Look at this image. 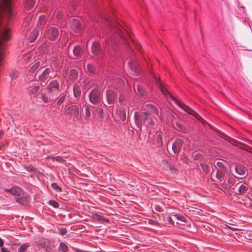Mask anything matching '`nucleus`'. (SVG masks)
Segmentation results:
<instances>
[{"label": "nucleus", "mask_w": 252, "mask_h": 252, "mask_svg": "<svg viewBox=\"0 0 252 252\" xmlns=\"http://www.w3.org/2000/svg\"><path fill=\"white\" fill-rule=\"evenodd\" d=\"M29 198H25V197H20L18 198L17 199V201L22 204L25 205L27 203L28 201Z\"/></svg>", "instance_id": "nucleus-32"}, {"label": "nucleus", "mask_w": 252, "mask_h": 252, "mask_svg": "<svg viewBox=\"0 0 252 252\" xmlns=\"http://www.w3.org/2000/svg\"><path fill=\"white\" fill-rule=\"evenodd\" d=\"M144 109L146 111V112L149 114L150 116L152 115L155 119L158 116V110L155 106L148 104L145 106Z\"/></svg>", "instance_id": "nucleus-10"}, {"label": "nucleus", "mask_w": 252, "mask_h": 252, "mask_svg": "<svg viewBox=\"0 0 252 252\" xmlns=\"http://www.w3.org/2000/svg\"><path fill=\"white\" fill-rule=\"evenodd\" d=\"M39 32V30L34 29L31 33L30 36V40L31 42H33L37 38Z\"/></svg>", "instance_id": "nucleus-22"}, {"label": "nucleus", "mask_w": 252, "mask_h": 252, "mask_svg": "<svg viewBox=\"0 0 252 252\" xmlns=\"http://www.w3.org/2000/svg\"><path fill=\"white\" fill-rule=\"evenodd\" d=\"M59 249L63 252H66L68 251V247L67 245L63 243H60Z\"/></svg>", "instance_id": "nucleus-33"}, {"label": "nucleus", "mask_w": 252, "mask_h": 252, "mask_svg": "<svg viewBox=\"0 0 252 252\" xmlns=\"http://www.w3.org/2000/svg\"><path fill=\"white\" fill-rule=\"evenodd\" d=\"M59 92V84L56 81L51 82L44 92H42L43 100L45 102L54 100L58 95Z\"/></svg>", "instance_id": "nucleus-2"}, {"label": "nucleus", "mask_w": 252, "mask_h": 252, "mask_svg": "<svg viewBox=\"0 0 252 252\" xmlns=\"http://www.w3.org/2000/svg\"><path fill=\"white\" fill-rule=\"evenodd\" d=\"M102 98V93L98 89L93 90L89 94V99L91 103L94 104L98 103Z\"/></svg>", "instance_id": "nucleus-7"}, {"label": "nucleus", "mask_w": 252, "mask_h": 252, "mask_svg": "<svg viewBox=\"0 0 252 252\" xmlns=\"http://www.w3.org/2000/svg\"><path fill=\"white\" fill-rule=\"evenodd\" d=\"M235 187L238 189L236 193L240 195L243 194L248 189V186L246 184H237Z\"/></svg>", "instance_id": "nucleus-16"}, {"label": "nucleus", "mask_w": 252, "mask_h": 252, "mask_svg": "<svg viewBox=\"0 0 252 252\" xmlns=\"http://www.w3.org/2000/svg\"><path fill=\"white\" fill-rule=\"evenodd\" d=\"M226 227L228 228H229V229H231V230H232L233 231H236V230H238V229H237L236 228H235V227H231V226H228V225H226Z\"/></svg>", "instance_id": "nucleus-48"}, {"label": "nucleus", "mask_w": 252, "mask_h": 252, "mask_svg": "<svg viewBox=\"0 0 252 252\" xmlns=\"http://www.w3.org/2000/svg\"><path fill=\"white\" fill-rule=\"evenodd\" d=\"M3 242L1 239L0 238V247H1L3 246Z\"/></svg>", "instance_id": "nucleus-53"}, {"label": "nucleus", "mask_w": 252, "mask_h": 252, "mask_svg": "<svg viewBox=\"0 0 252 252\" xmlns=\"http://www.w3.org/2000/svg\"><path fill=\"white\" fill-rule=\"evenodd\" d=\"M183 143V140L181 139H177L176 140L172 146V149L174 154H177L180 152Z\"/></svg>", "instance_id": "nucleus-12"}, {"label": "nucleus", "mask_w": 252, "mask_h": 252, "mask_svg": "<svg viewBox=\"0 0 252 252\" xmlns=\"http://www.w3.org/2000/svg\"><path fill=\"white\" fill-rule=\"evenodd\" d=\"M118 116L120 119L122 121H125L126 119V114L125 109L124 108H120L117 112Z\"/></svg>", "instance_id": "nucleus-23"}, {"label": "nucleus", "mask_w": 252, "mask_h": 252, "mask_svg": "<svg viewBox=\"0 0 252 252\" xmlns=\"http://www.w3.org/2000/svg\"><path fill=\"white\" fill-rule=\"evenodd\" d=\"M29 20H27V23L25 24V26H27V24L29 23Z\"/></svg>", "instance_id": "nucleus-57"}, {"label": "nucleus", "mask_w": 252, "mask_h": 252, "mask_svg": "<svg viewBox=\"0 0 252 252\" xmlns=\"http://www.w3.org/2000/svg\"><path fill=\"white\" fill-rule=\"evenodd\" d=\"M78 108L76 106L72 105L68 107L66 113L68 115L77 116L78 114Z\"/></svg>", "instance_id": "nucleus-19"}, {"label": "nucleus", "mask_w": 252, "mask_h": 252, "mask_svg": "<svg viewBox=\"0 0 252 252\" xmlns=\"http://www.w3.org/2000/svg\"><path fill=\"white\" fill-rule=\"evenodd\" d=\"M60 231L63 235L66 234L67 232L66 229L65 228H61L60 229Z\"/></svg>", "instance_id": "nucleus-46"}, {"label": "nucleus", "mask_w": 252, "mask_h": 252, "mask_svg": "<svg viewBox=\"0 0 252 252\" xmlns=\"http://www.w3.org/2000/svg\"><path fill=\"white\" fill-rule=\"evenodd\" d=\"M70 28L76 33L80 32L83 29V26L78 19H72L70 21Z\"/></svg>", "instance_id": "nucleus-9"}, {"label": "nucleus", "mask_w": 252, "mask_h": 252, "mask_svg": "<svg viewBox=\"0 0 252 252\" xmlns=\"http://www.w3.org/2000/svg\"><path fill=\"white\" fill-rule=\"evenodd\" d=\"M173 217H174V218H176V219L177 220H180L182 221H185V218L183 217H180L179 216L177 215H173Z\"/></svg>", "instance_id": "nucleus-42"}, {"label": "nucleus", "mask_w": 252, "mask_h": 252, "mask_svg": "<svg viewBox=\"0 0 252 252\" xmlns=\"http://www.w3.org/2000/svg\"><path fill=\"white\" fill-rule=\"evenodd\" d=\"M74 55L77 57L82 53V51L80 46H75L73 50Z\"/></svg>", "instance_id": "nucleus-29"}, {"label": "nucleus", "mask_w": 252, "mask_h": 252, "mask_svg": "<svg viewBox=\"0 0 252 252\" xmlns=\"http://www.w3.org/2000/svg\"><path fill=\"white\" fill-rule=\"evenodd\" d=\"M92 51L94 55H99L101 52V48L99 44L97 42H94L92 47Z\"/></svg>", "instance_id": "nucleus-20"}, {"label": "nucleus", "mask_w": 252, "mask_h": 252, "mask_svg": "<svg viewBox=\"0 0 252 252\" xmlns=\"http://www.w3.org/2000/svg\"><path fill=\"white\" fill-rule=\"evenodd\" d=\"M3 134V131L1 130H0V138L2 136Z\"/></svg>", "instance_id": "nucleus-56"}, {"label": "nucleus", "mask_w": 252, "mask_h": 252, "mask_svg": "<svg viewBox=\"0 0 252 252\" xmlns=\"http://www.w3.org/2000/svg\"><path fill=\"white\" fill-rule=\"evenodd\" d=\"M19 72L17 71H12L10 73V76L12 79H15L19 76Z\"/></svg>", "instance_id": "nucleus-35"}, {"label": "nucleus", "mask_w": 252, "mask_h": 252, "mask_svg": "<svg viewBox=\"0 0 252 252\" xmlns=\"http://www.w3.org/2000/svg\"><path fill=\"white\" fill-rule=\"evenodd\" d=\"M157 142L158 143V146H159L162 145V139H161V137L160 134L157 133Z\"/></svg>", "instance_id": "nucleus-38"}, {"label": "nucleus", "mask_w": 252, "mask_h": 252, "mask_svg": "<svg viewBox=\"0 0 252 252\" xmlns=\"http://www.w3.org/2000/svg\"><path fill=\"white\" fill-rule=\"evenodd\" d=\"M50 203L51 205L53 206L55 208H58L59 207V204L57 202L52 200L50 201Z\"/></svg>", "instance_id": "nucleus-44"}, {"label": "nucleus", "mask_w": 252, "mask_h": 252, "mask_svg": "<svg viewBox=\"0 0 252 252\" xmlns=\"http://www.w3.org/2000/svg\"><path fill=\"white\" fill-rule=\"evenodd\" d=\"M63 100H64V97H61V98L59 99V100L58 101L57 103H58V104H61L63 102Z\"/></svg>", "instance_id": "nucleus-47"}, {"label": "nucleus", "mask_w": 252, "mask_h": 252, "mask_svg": "<svg viewBox=\"0 0 252 252\" xmlns=\"http://www.w3.org/2000/svg\"><path fill=\"white\" fill-rule=\"evenodd\" d=\"M134 89L137 94L143 96H146V92L139 85H137L136 86L134 85Z\"/></svg>", "instance_id": "nucleus-21"}, {"label": "nucleus", "mask_w": 252, "mask_h": 252, "mask_svg": "<svg viewBox=\"0 0 252 252\" xmlns=\"http://www.w3.org/2000/svg\"><path fill=\"white\" fill-rule=\"evenodd\" d=\"M40 90L39 85L35 86L30 89L29 92L32 95L36 94Z\"/></svg>", "instance_id": "nucleus-27"}, {"label": "nucleus", "mask_w": 252, "mask_h": 252, "mask_svg": "<svg viewBox=\"0 0 252 252\" xmlns=\"http://www.w3.org/2000/svg\"><path fill=\"white\" fill-rule=\"evenodd\" d=\"M2 252H10L9 251L7 250L5 248H2L1 249Z\"/></svg>", "instance_id": "nucleus-51"}, {"label": "nucleus", "mask_w": 252, "mask_h": 252, "mask_svg": "<svg viewBox=\"0 0 252 252\" xmlns=\"http://www.w3.org/2000/svg\"><path fill=\"white\" fill-rule=\"evenodd\" d=\"M94 67L93 65L90 64H87L86 67V70H87L88 72H89V73H92L94 71Z\"/></svg>", "instance_id": "nucleus-37"}, {"label": "nucleus", "mask_w": 252, "mask_h": 252, "mask_svg": "<svg viewBox=\"0 0 252 252\" xmlns=\"http://www.w3.org/2000/svg\"><path fill=\"white\" fill-rule=\"evenodd\" d=\"M221 186H222V188L226 190H228L231 187V186L230 185L227 186L225 184H222L221 185Z\"/></svg>", "instance_id": "nucleus-45"}, {"label": "nucleus", "mask_w": 252, "mask_h": 252, "mask_svg": "<svg viewBox=\"0 0 252 252\" xmlns=\"http://www.w3.org/2000/svg\"><path fill=\"white\" fill-rule=\"evenodd\" d=\"M160 88L163 94H169V93L168 92L167 90L164 86H162L161 85H160Z\"/></svg>", "instance_id": "nucleus-41"}, {"label": "nucleus", "mask_w": 252, "mask_h": 252, "mask_svg": "<svg viewBox=\"0 0 252 252\" xmlns=\"http://www.w3.org/2000/svg\"><path fill=\"white\" fill-rule=\"evenodd\" d=\"M228 166L227 162L222 159L216 163V168L217 169V172L216 174V177L220 182L223 180L227 171Z\"/></svg>", "instance_id": "nucleus-4"}, {"label": "nucleus", "mask_w": 252, "mask_h": 252, "mask_svg": "<svg viewBox=\"0 0 252 252\" xmlns=\"http://www.w3.org/2000/svg\"><path fill=\"white\" fill-rule=\"evenodd\" d=\"M40 64V62L38 60H35L32 63V66L30 67L29 71L31 72H34L38 68Z\"/></svg>", "instance_id": "nucleus-24"}, {"label": "nucleus", "mask_w": 252, "mask_h": 252, "mask_svg": "<svg viewBox=\"0 0 252 252\" xmlns=\"http://www.w3.org/2000/svg\"><path fill=\"white\" fill-rule=\"evenodd\" d=\"M5 191L15 196H20L22 194V190L19 187H13L10 189H5Z\"/></svg>", "instance_id": "nucleus-15"}, {"label": "nucleus", "mask_w": 252, "mask_h": 252, "mask_svg": "<svg viewBox=\"0 0 252 252\" xmlns=\"http://www.w3.org/2000/svg\"><path fill=\"white\" fill-rule=\"evenodd\" d=\"M105 21L107 22V23H106V24H107V25L110 24V26H111L112 28L113 27V24H111V22L108 19H106L105 20Z\"/></svg>", "instance_id": "nucleus-49"}, {"label": "nucleus", "mask_w": 252, "mask_h": 252, "mask_svg": "<svg viewBox=\"0 0 252 252\" xmlns=\"http://www.w3.org/2000/svg\"><path fill=\"white\" fill-rule=\"evenodd\" d=\"M52 71V69L50 68H46L44 69L43 68L40 69L36 73L35 77L40 81H45L52 77V76L50 75Z\"/></svg>", "instance_id": "nucleus-6"}, {"label": "nucleus", "mask_w": 252, "mask_h": 252, "mask_svg": "<svg viewBox=\"0 0 252 252\" xmlns=\"http://www.w3.org/2000/svg\"><path fill=\"white\" fill-rule=\"evenodd\" d=\"M83 108L84 109V112H83V113L84 114L85 119H88L91 116V111L90 108L87 106H84Z\"/></svg>", "instance_id": "nucleus-28"}, {"label": "nucleus", "mask_w": 252, "mask_h": 252, "mask_svg": "<svg viewBox=\"0 0 252 252\" xmlns=\"http://www.w3.org/2000/svg\"><path fill=\"white\" fill-rule=\"evenodd\" d=\"M134 121L136 126L139 128H141L143 125H145L147 127H151L154 125L153 119L149 114L145 112L141 113L135 112L134 113Z\"/></svg>", "instance_id": "nucleus-3"}, {"label": "nucleus", "mask_w": 252, "mask_h": 252, "mask_svg": "<svg viewBox=\"0 0 252 252\" xmlns=\"http://www.w3.org/2000/svg\"><path fill=\"white\" fill-rule=\"evenodd\" d=\"M228 182L229 185H230L231 186L233 184V180L230 178L228 179Z\"/></svg>", "instance_id": "nucleus-50"}, {"label": "nucleus", "mask_w": 252, "mask_h": 252, "mask_svg": "<svg viewBox=\"0 0 252 252\" xmlns=\"http://www.w3.org/2000/svg\"><path fill=\"white\" fill-rule=\"evenodd\" d=\"M122 100H123V96H120V98H119L120 101L121 102L122 101Z\"/></svg>", "instance_id": "nucleus-55"}, {"label": "nucleus", "mask_w": 252, "mask_h": 252, "mask_svg": "<svg viewBox=\"0 0 252 252\" xmlns=\"http://www.w3.org/2000/svg\"><path fill=\"white\" fill-rule=\"evenodd\" d=\"M12 2L13 0H0V65L6 55V43L11 36L7 25L14 16Z\"/></svg>", "instance_id": "nucleus-1"}, {"label": "nucleus", "mask_w": 252, "mask_h": 252, "mask_svg": "<svg viewBox=\"0 0 252 252\" xmlns=\"http://www.w3.org/2000/svg\"><path fill=\"white\" fill-rule=\"evenodd\" d=\"M58 29L55 27H50L47 28L45 32V35L51 40H55L59 36Z\"/></svg>", "instance_id": "nucleus-8"}, {"label": "nucleus", "mask_w": 252, "mask_h": 252, "mask_svg": "<svg viewBox=\"0 0 252 252\" xmlns=\"http://www.w3.org/2000/svg\"><path fill=\"white\" fill-rule=\"evenodd\" d=\"M51 159L53 160H56L59 162H63L64 161L62 157L60 156H57V157H53L51 158Z\"/></svg>", "instance_id": "nucleus-36"}, {"label": "nucleus", "mask_w": 252, "mask_h": 252, "mask_svg": "<svg viewBox=\"0 0 252 252\" xmlns=\"http://www.w3.org/2000/svg\"><path fill=\"white\" fill-rule=\"evenodd\" d=\"M156 209L157 210H158V211H161L160 210L161 209V208L160 207H156Z\"/></svg>", "instance_id": "nucleus-54"}, {"label": "nucleus", "mask_w": 252, "mask_h": 252, "mask_svg": "<svg viewBox=\"0 0 252 252\" xmlns=\"http://www.w3.org/2000/svg\"><path fill=\"white\" fill-rule=\"evenodd\" d=\"M116 94L112 90H108L106 93V98L107 103L110 105L114 104Z\"/></svg>", "instance_id": "nucleus-13"}, {"label": "nucleus", "mask_w": 252, "mask_h": 252, "mask_svg": "<svg viewBox=\"0 0 252 252\" xmlns=\"http://www.w3.org/2000/svg\"><path fill=\"white\" fill-rule=\"evenodd\" d=\"M78 75V72L76 70L72 69L68 73V78L70 80L76 79Z\"/></svg>", "instance_id": "nucleus-25"}, {"label": "nucleus", "mask_w": 252, "mask_h": 252, "mask_svg": "<svg viewBox=\"0 0 252 252\" xmlns=\"http://www.w3.org/2000/svg\"><path fill=\"white\" fill-rule=\"evenodd\" d=\"M26 8L28 10H30L35 4L34 0H25Z\"/></svg>", "instance_id": "nucleus-26"}, {"label": "nucleus", "mask_w": 252, "mask_h": 252, "mask_svg": "<svg viewBox=\"0 0 252 252\" xmlns=\"http://www.w3.org/2000/svg\"><path fill=\"white\" fill-rule=\"evenodd\" d=\"M47 22L46 18L45 16H39L38 17V21L37 24V29L41 30L43 27Z\"/></svg>", "instance_id": "nucleus-17"}, {"label": "nucleus", "mask_w": 252, "mask_h": 252, "mask_svg": "<svg viewBox=\"0 0 252 252\" xmlns=\"http://www.w3.org/2000/svg\"><path fill=\"white\" fill-rule=\"evenodd\" d=\"M116 32H118V34L120 35L121 39L124 40V36L122 34V32L118 29L115 28V30Z\"/></svg>", "instance_id": "nucleus-43"}, {"label": "nucleus", "mask_w": 252, "mask_h": 252, "mask_svg": "<svg viewBox=\"0 0 252 252\" xmlns=\"http://www.w3.org/2000/svg\"><path fill=\"white\" fill-rule=\"evenodd\" d=\"M128 64L133 75H135L138 73L139 69L137 67L136 63L129 62Z\"/></svg>", "instance_id": "nucleus-18"}, {"label": "nucleus", "mask_w": 252, "mask_h": 252, "mask_svg": "<svg viewBox=\"0 0 252 252\" xmlns=\"http://www.w3.org/2000/svg\"><path fill=\"white\" fill-rule=\"evenodd\" d=\"M52 187L57 191H61V189L58 186V185L56 183L52 184Z\"/></svg>", "instance_id": "nucleus-39"}, {"label": "nucleus", "mask_w": 252, "mask_h": 252, "mask_svg": "<svg viewBox=\"0 0 252 252\" xmlns=\"http://www.w3.org/2000/svg\"><path fill=\"white\" fill-rule=\"evenodd\" d=\"M37 245L41 248L45 249L46 251L52 250L50 246V242L48 239L40 238L36 242Z\"/></svg>", "instance_id": "nucleus-11"}, {"label": "nucleus", "mask_w": 252, "mask_h": 252, "mask_svg": "<svg viewBox=\"0 0 252 252\" xmlns=\"http://www.w3.org/2000/svg\"><path fill=\"white\" fill-rule=\"evenodd\" d=\"M174 220H176V218H174L173 216L172 217H169L167 218V221L170 224H174Z\"/></svg>", "instance_id": "nucleus-40"}, {"label": "nucleus", "mask_w": 252, "mask_h": 252, "mask_svg": "<svg viewBox=\"0 0 252 252\" xmlns=\"http://www.w3.org/2000/svg\"><path fill=\"white\" fill-rule=\"evenodd\" d=\"M30 246V245L29 244H24L18 249V252H24Z\"/></svg>", "instance_id": "nucleus-30"}, {"label": "nucleus", "mask_w": 252, "mask_h": 252, "mask_svg": "<svg viewBox=\"0 0 252 252\" xmlns=\"http://www.w3.org/2000/svg\"><path fill=\"white\" fill-rule=\"evenodd\" d=\"M235 171L236 173L240 176L246 177L248 175L246 168L243 165L240 164L236 165Z\"/></svg>", "instance_id": "nucleus-14"}, {"label": "nucleus", "mask_w": 252, "mask_h": 252, "mask_svg": "<svg viewBox=\"0 0 252 252\" xmlns=\"http://www.w3.org/2000/svg\"><path fill=\"white\" fill-rule=\"evenodd\" d=\"M171 97L173 98V100L175 101V102L182 109H183L185 112L188 113L193 115L194 117H195L198 120L201 121L203 120L201 117L195 111L191 109L189 106L186 105L183 102L177 100L174 97L171 96Z\"/></svg>", "instance_id": "nucleus-5"}, {"label": "nucleus", "mask_w": 252, "mask_h": 252, "mask_svg": "<svg viewBox=\"0 0 252 252\" xmlns=\"http://www.w3.org/2000/svg\"><path fill=\"white\" fill-rule=\"evenodd\" d=\"M201 166L203 171L206 173V174H208L209 173V166L207 164L205 163H202L201 164Z\"/></svg>", "instance_id": "nucleus-34"}, {"label": "nucleus", "mask_w": 252, "mask_h": 252, "mask_svg": "<svg viewBox=\"0 0 252 252\" xmlns=\"http://www.w3.org/2000/svg\"><path fill=\"white\" fill-rule=\"evenodd\" d=\"M250 195L252 197V191L250 193Z\"/></svg>", "instance_id": "nucleus-58"}, {"label": "nucleus", "mask_w": 252, "mask_h": 252, "mask_svg": "<svg viewBox=\"0 0 252 252\" xmlns=\"http://www.w3.org/2000/svg\"><path fill=\"white\" fill-rule=\"evenodd\" d=\"M32 59V55L31 53H28L26 54L23 58L24 63H27L30 60Z\"/></svg>", "instance_id": "nucleus-31"}, {"label": "nucleus", "mask_w": 252, "mask_h": 252, "mask_svg": "<svg viewBox=\"0 0 252 252\" xmlns=\"http://www.w3.org/2000/svg\"><path fill=\"white\" fill-rule=\"evenodd\" d=\"M177 126L181 129H182L183 126L180 124H177Z\"/></svg>", "instance_id": "nucleus-52"}]
</instances>
